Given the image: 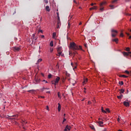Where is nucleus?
Listing matches in <instances>:
<instances>
[{
  "mask_svg": "<svg viewBox=\"0 0 131 131\" xmlns=\"http://www.w3.org/2000/svg\"><path fill=\"white\" fill-rule=\"evenodd\" d=\"M70 47L73 51H79V50H81V51H82V47L81 46H78L74 42L70 43Z\"/></svg>",
  "mask_w": 131,
  "mask_h": 131,
  "instance_id": "nucleus-1",
  "label": "nucleus"
},
{
  "mask_svg": "<svg viewBox=\"0 0 131 131\" xmlns=\"http://www.w3.org/2000/svg\"><path fill=\"white\" fill-rule=\"evenodd\" d=\"M118 32L115 30H112V37H115L117 35Z\"/></svg>",
  "mask_w": 131,
  "mask_h": 131,
  "instance_id": "nucleus-2",
  "label": "nucleus"
},
{
  "mask_svg": "<svg viewBox=\"0 0 131 131\" xmlns=\"http://www.w3.org/2000/svg\"><path fill=\"white\" fill-rule=\"evenodd\" d=\"M103 5H106V2L105 1H104L103 2H102L100 4V10L101 11V12H103L104 11V7H103Z\"/></svg>",
  "mask_w": 131,
  "mask_h": 131,
  "instance_id": "nucleus-3",
  "label": "nucleus"
},
{
  "mask_svg": "<svg viewBox=\"0 0 131 131\" xmlns=\"http://www.w3.org/2000/svg\"><path fill=\"white\" fill-rule=\"evenodd\" d=\"M57 52H58V54H57V56H61L62 54V47H59L57 49Z\"/></svg>",
  "mask_w": 131,
  "mask_h": 131,
  "instance_id": "nucleus-4",
  "label": "nucleus"
},
{
  "mask_svg": "<svg viewBox=\"0 0 131 131\" xmlns=\"http://www.w3.org/2000/svg\"><path fill=\"white\" fill-rule=\"evenodd\" d=\"M13 49L14 52H19L21 50V48L20 47H14Z\"/></svg>",
  "mask_w": 131,
  "mask_h": 131,
  "instance_id": "nucleus-5",
  "label": "nucleus"
},
{
  "mask_svg": "<svg viewBox=\"0 0 131 131\" xmlns=\"http://www.w3.org/2000/svg\"><path fill=\"white\" fill-rule=\"evenodd\" d=\"M71 66L73 68V69L74 70L75 69H76V68H77V62H75L74 64L71 62Z\"/></svg>",
  "mask_w": 131,
  "mask_h": 131,
  "instance_id": "nucleus-6",
  "label": "nucleus"
},
{
  "mask_svg": "<svg viewBox=\"0 0 131 131\" xmlns=\"http://www.w3.org/2000/svg\"><path fill=\"white\" fill-rule=\"evenodd\" d=\"M9 117H12L10 118V119H14L16 120L17 119V118H18V115H13V116H8Z\"/></svg>",
  "mask_w": 131,
  "mask_h": 131,
  "instance_id": "nucleus-7",
  "label": "nucleus"
},
{
  "mask_svg": "<svg viewBox=\"0 0 131 131\" xmlns=\"http://www.w3.org/2000/svg\"><path fill=\"white\" fill-rule=\"evenodd\" d=\"M60 77H57L55 80L54 81L55 85H56V84H57V83H58L59 81H60Z\"/></svg>",
  "mask_w": 131,
  "mask_h": 131,
  "instance_id": "nucleus-8",
  "label": "nucleus"
},
{
  "mask_svg": "<svg viewBox=\"0 0 131 131\" xmlns=\"http://www.w3.org/2000/svg\"><path fill=\"white\" fill-rule=\"evenodd\" d=\"M71 128V127H70V126H69L68 125H67L66 127V128H64V131H68V130H70Z\"/></svg>",
  "mask_w": 131,
  "mask_h": 131,
  "instance_id": "nucleus-9",
  "label": "nucleus"
},
{
  "mask_svg": "<svg viewBox=\"0 0 131 131\" xmlns=\"http://www.w3.org/2000/svg\"><path fill=\"white\" fill-rule=\"evenodd\" d=\"M123 104L124 106H125L126 107H128L129 106V103L127 101H124Z\"/></svg>",
  "mask_w": 131,
  "mask_h": 131,
  "instance_id": "nucleus-10",
  "label": "nucleus"
},
{
  "mask_svg": "<svg viewBox=\"0 0 131 131\" xmlns=\"http://www.w3.org/2000/svg\"><path fill=\"white\" fill-rule=\"evenodd\" d=\"M45 90H46L47 91H48V90H50V88L43 87L42 89H41V92H43V91H45Z\"/></svg>",
  "mask_w": 131,
  "mask_h": 131,
  "instance_id": "nucleus-11",
  "label": "nucleus"
},
{
  "mask_svg": "<svg viewBox=\"0 0 131 131\" xmlns=\"http://www.w3.org/2000/svg\"><path fill=\"white\" fill-rule=\"evenodd\" d=\"M87 82H88V78H85L83 82V84H85V83H86Z\"/></svg>",
  "mask_w": 131,
  "mask_h": 131,
  "instance_id": "nucleus-12",
  "label": "nucleus"
},
{
  "mask_svg": "<svg viewBox=\"0 0 131 131\" xmlns=\"http://www.w3.org/2000/svg\"><path fill=\"white\" fill-rule=\"evenodd\" d=\"M58 111L59 112H60V111H61V104L60 103H58Z\"/></svg>",
  "mask_w": 131,
  "mask_h": 131,
  "instance_id": "nucleus-13",
  "label": "nucleus"
},
{
  "mask_svg": "<svg viewBox=\"0 0 131 131\" xmlns=\"http://www.w3.org/2000/svg\"><path fill=\"white\" fill-rule=\"evenodd\" d=\"M46 10L47 11V12H50V7L49 6H47L46 7Z\"/></svg>",
  "mask_w": 131,
  "mask_h": 131,
  "instance_id": "nucleus-14",
  "label": "nucleus"
},
{
  "mask_svg": "<svg viewBox=\"0 0 131 131\" xmlns=\"http://www.w3.org/2000/svg\"><path fill=\"white\" fill-rule=\"evenodd\" d=\"M118 38H115L112 40L113 41H115V42H116V43H118Z\"/></svg>",
  "mask_w": 131,
  "mask_h": 131,
  "instance_id": "nucleus-15",
  "label": "nucleus"
},
{
  "mask_svg": "<svg viewBox=\"0 0 131 131\" xmlns=\"http://www.w3.org/2000/svg\"><path fill=\"white\" fill-rule=\"evenodd\" d=\"M69 55L70 56H73L74 57L75 56V53L69 52Z\"/></svg>",
  "mask_w": 131,
  "mask_h": 131,
  "instance_id": "nucleus-16",
  "label": "nucleus"
},
{
  "mask_svg": "<svg viewBox=\"0 0 131 131\" xmlns=\"http://www.w3.org/2000/svg\"><path fill=\"white\" fill-rule=\"evenodd\" d=\"M119 91L120 92V94H123V93H124V90L123 89H120Z\"/></svg>",
  "mask_w": 131,
  "mask_h": 131,
  "instance_id": "nucleus-17",
  "label": "nucleus"
},
{
  "mask_svg": "<svg viewBox=\"0 0 131 131\" xmlns=\"http://www.w3.org/2000/svg\"><path fill=\"white\" fill-rule=\"evenodd\" d=\"M120 77H124V78H127V76H125L124 75H120Z\"/></svg>",
  "mask_w": 131,
  "mask_h": 131,
  "instance_id": "nucleus-18",
  "label": "nucleus"
},
{
  "mask_svg": "<svg viewBox=\"0 0 131 131\" xmlns=\"http://www.w3.org/2000/svg\"><path fill=\"white\" fill-rule=\"evenodd\" d=\"M35 81H36V83H38L39 82V79H37V78H35Z\"/></svg>",
  "mask_w": 131,
  "mask_h": 131,
  "instance_id": "nucleus-19",
  "label": "nucleus"
},
{
  "mask_svg": "<svg viewBox=\"0 0 131 131\" xmlns=\"http://www.w3.org/2000/svg\"><path fill=\"white\" fill-rule=\"evenodd\" d=\"M50 47H54V41H51L50 44Z\"/></svg>",
  "mask_w": 131,
  "mask_h": 131,
  "instance_id": "nucleus-20",
  "label": "nucleus"
},
{
  "mask_svg": "<svg viewBox=\"0 0 131 131\" xmlns=\"http://www.w3.org/2000/svg\"><path fill=\"white\" fill-rule=\"evenodd\" d=\"M123 54L124 56H128V55H129L128 53H127V52H124L123 53Z\"/></svg>",
  "mask_w": 131,
  "mask_h": 131,
  "instance_id": "nucleus-21",
  "label": "nucleus"
},
{
  "mask_svg": "<svg viewBox=\"0 0 131 131\" xmlns=\"http://www.w3.org/2000/svg\"><path fill=\"white\" fill-rule=\"evenodd\" d=\"M101 111H102V112H103V113H107V112H106L105 110H104V108H103V107H102Z\"/></svg>",
  "mask_w": 131,
  "mask_h": 131,
  "instance_id": "nucleus-22",
  "label": "nucleus"
},
{
  "mask_svg": "<svg viewBox=\"0 0 131 131\" xmlns=\"http://www.w3.org/2000/svg\"><path fill=\"white\" fill-rule=\"evenodd\" d=\"M97 9V7L96 6H94L93 7H92L90 9V10H96Z\"/></svg>",
  "mask_w": 131,
  "mask_h": 131,
  "instance_id": "nucleus-23",
  "label": "nucleus"
},
{
  "mask_svg": "<svg viewBox=\"0 0 131 131\" xmlns=\"http://www.w3.org/2000/svg\"><path fill=\"white\" fill-rule=\"evenodd\" d=\"M122 97H123V95L122 94H121L120 96H118L117 98H118L119 99H121Z\"/></svg>",
  "mask_w": 131,
  "mask_h": 131,
  "instance_id": "nucleus-24",
  "label": "nucleus"
},
{
  "mask_svg": "<svg viewBox=\"0 0 131 131\" xmlns=\"http://www.w3.org/2000/svg\"><path fill=\"white\" fill-rule=\"evenodd\" d=\"M56 37V32L53 33V38H55Z\"/></svg>",
  "mask_w": 131,
  "mask_h": 131,
  "instance_id": "nucleus-25",
  "label": "nucleus"
},
{
  "mask_svg": "<svg viewBox=\"0 0 131 131\" xmlns=\"http://www.w3.org/2000/svg\"><path fill=\"white\" fill-rule=\"evenodd\" d=\"M119 84H120L121 85H123V81H119Z\"/></svg>",
  "mask_w": 131,
  "mask_h": 131,
  "instance_id": "nucleus-26",
  "label": "nucleus"
},
{
  "mask_svg": "<svg viewBox=\"0 0 131 131\" xmlns=\"http://www.w3.org/2000/svg\"><path fill=\"white\" fill-rule=\"evenodd\" d=\"M104 123V122H103V121H99L98 122V124L101 125V124H103Z\"/></svg>",
  "mask_w": 131,
  "mask_h": 131,
  "instance_id": "nucleus-27",
  "label": "nucleus"
},
{
  "mask_svg": "<svg viewBox=\"0 0 131 131\" xmlns=\"http://www.w3.org/2000/svg\"><path fill=\"white\" fill-rule=\"evenodd\" d=\"M58 98H61V94H60V92H58L57 93Z\"/></svg>",
  "mask_w": 131,
  "mask_h": 131,
  "instance_id": "nucleus-28",
  "label": "nucleus"
},
{
  "mask_svg": "<svg viewBox=\"0 0 131 131\" xmlns=\"http://www.w3.org/2000/svg\"><path fill=\"white\" fill-rule=\"evenodd\" d=\"M41 61H42V59L40 58L38 60L37 63H40V62H41Z\"/></svg>",
  "mask_w": 131,
  "mask_h": 131,
  "instance_id": "nucleus-29",
  "label": "nucleus"
},
{
  "mask_svg": "<svg viewBox=\"0 0 131 131\" xmlns=\"http://www.w3.org/2000/svg\"><path fill=\"white\" fill-rule=\"evenodd\" d=\"M129 50H130V48H129V47H127V48H126V51L127 52H129Z\"/></svg>",
  "mask_w": 131,
  "mask_h": 131,
  "instance_id": "nucleus-30",
  "label": "nucleus"
},
{
  "mask_svg": "<svg viewBox=\"0 0 131 131\" xmlns=\"http://www.w3.org/2000/svg\"><path fill=\"white\" fill-rule=\"evenodd\" d=\"M57 25H61V21H60V20H57Z\"/></svg>",
  "mask_w": 131,
  "mask_h": 131,
  "instance_id": "nucleus-31",
  "label": "nucleus"
},
{
  "mask_svg": "<svg viewBox=\"0 0 131 131\" xmlns=\"http://www.w3.org/2000/svg\"><path fill=\"white\" fill-rule=\"evenodd\" d=\"M57 16H58V19L57 21H60V17H59V13H57Z\"/></svg>",
  "mask_w": 131,
  "mask_h": 131,
  "instance_id": "nucleus-32",
  "label": "nucleus"
},
{
  "mask_svg": "<svg viewBox=\"0 0 131 131\" xmlns=\"http://www.w3.org/2000/svg\"><path fill=\"white\" fill-rule=\"evenodd\" d=\"M106 112H108V113L110 112V110H109V108H106Z\"/></svg>",
  "mask_w": 131,
  "mask_h": 131,
  "instance_id": "nucleus-33",
  "label": "nucleus"
},
{
  "mask_svg": "<svg viewBox=\"0 0 131 131\" xmlns=\"http://www.w3.org/2000/svg\"><path fill=\"white\" fill-rule=\"evenodd\" d=\"M52 78V74H50L49 75H48V78Z\"/></svg>",
  "mask_w": 131,
  "mask_h": 131,
  "instance_id": "nucleus-34",
  "label": "nucleus"
},
{
  "mask_svg": "<svg viewBox=\"0 0 131 131\" xmlns=\"http://www.w3.org/2000/svg\"><path fill=\"white\" fill-rule=\"evenodd\" d=\"M90 127L92 129H95V127L94 126H90Z\"/></svg>",
  "mask_w": 131,
  "mask_h": 131,
  "instance_id": "nucleus-35",
  "label": "nucleus"
},
{
  "mask_svg": "<svg viewBox=\"0 0 131 131\" xmlns=\"http://www.w3.org/2000/svg\"><path fill=\"white\" fill-rule=\"evenodd\" d=\"M38 33H39V32H41V33H42V32H43L42 30H39L38 31Z\"/></svg>",
  "mask_w": 131,
  "mask_h": 131,
  "instance_id": "nucleus-36",
  "label": "nucleus"
},
{
  "mask_svg": "<svg viewBox=\"0 0 131 131\" xmlns=\"http://www.w3.org/2000/svg\"><path fill=\"white\" fill-rule=\"evenodd\" d=\"M44 2L45 4H48L49 3V1L48 0H44Z\"/></svg>",
  "mask_w": 131,
  "mask_h": 131,
  "instance_id": "nucleus-37",
  "label": "nucleus"
},
{
  "mask_svg": "<svg viewBox=\"0 0 131 131\" xmlns=\"http://www.w3.org/2000/svg\"><path fill=\"white\" fill-rule=\"evenodd\" d=\"M68 29L70 28V23H68Z\"/></svg>",
  "mask_w": 131,
  "mask_h": 131,
  "instance_id": "nucleus-38",
  "label": "nucleus"
},
{
  "mask_svg": "<svg viewBox=\"0 0 131 131\" xmlns=\"http://www.w3.org/2000/svg\"><path fill=\"white\" fill-rule=\"evenodd\" d=\"M116 2H117V0H114L113 1H112V3L114 4L115 3H116Z\"/></svg>",
  "mask_w": 131,
  "mask_h": 131,
  "instance_id": "nucleus-39",
  "label": "nucleus"
},
{
  "mask_svg": "<svg viewBox=\"0 0 131 131\" xmlns=\"http://www.w3.org/2000/svg\"><path fill=\"white\" fill-rule=\"evenodd\" d=\"M125 73H126L127 74H129V72H128V71H125Z\"/></svg>",
  "mask_w": 131,
  "mask_h": 131,
  "instance_id": "nucleus-40",
  "label": "nucleus"
},
{
  "mask_svg": "<svg viewBox=\"0 0 131 131\" xmlns=\"http://www.w3.org/2000/svg\"><path fill=\"white\" fill-rule=\"evenodd\" d=\"M54 49L53 48H50V52L52 53Z\"/></svg>",
  "mask_w": 131,
  "mask_h": 131,
  "instance_id": "nucleus-41",
  "label": "nucleus"
},
{
  "mask_svg": "<svg viewBox=\"0 0 131 131\" xmlns=\"http://www.w3.org/2000/svg\"><path fill=\"white\" fill-rule=\"evenodd\" d=\"M120 36H121V37H123V33H121L120 34Z\"/></svg>",
  "mask_w": 131,
  "mask_h": 131,
  "instance_id": "nucleus-42",
  "label": "nucleus"
},
{
  "mask_svg": "<svg viewBox=\"0 0 131 131\" xmlns=\"http://www.w3.org/2000/svg\"><path fill=\"white\" fill-rule=\"evenodd\" d=\"M57 29L60 28V25H57Z\"/></svg>",
  "mask_w": 131,
  "mask_h": 131,
  "instance_id": "nucleus-43",
  "label": "nucleus"
},
{
  "mask_svg": "<svg viewBox=\"0 0 131 131\" xmlns=\"http://www.w3.org/2000/svg\"><path fill=\"white\" fill-rule=\"evenodd\" d=\"M41 38H45V35H41Z\"/></svg>",
  "mask_w": 131,
  "mask_h": 131,
  "instance_id": "nucleus-44",
  "label": "nucleus"
},
{
  "mask_svg": "<svg viewBox=\"0 0 131 131\" xmlns=\"http://www.w3.org/2000/svg\"><path fill=\"white\" fill-rule=\"evenodd\" d=\"M102 131H108L107 128H105Z\"/></svg>",
  "mask_w": 131,
  "mask_h": 131,
  "instance_id": "nucleus-45",
  "label": "nucleus"
},
{
  "mask_svg": "<svg viewBox=\"0 0 131 131\" xmlns=\"http://www.w3.org/2000/svg\"><path fill=\"white\" fill-rule=\"evenodd\" d=\"M126 34L127 35V36H129V33L126 32Z\"/></svg>",
  "mask_w": 131,
  "mask_h": 131,
  "instance_id": "nucleus-46",
  "label": "nucleus"
},
{
  "mask_svg": "<svg viewBox=\"0 0 131 131\" xmlns=\"http://www.w3.org/2000/svg\"><path fill=\"white\" fill-rule=\"evenodd\" d=\"M110 7L112 8V9H113V7H114L113 5H110Z\"/></svg>",
  "mask_w": 131,
  "mask_h": 131,
  "instance_id": "nucleus-47",
  "label": "nucleus"
},
{
  "mask_svg": "<svg viewBox=\"0 0 131 131\" xmlns=\"http://www.w3.org/2000/svg\"><path fill=\"white\" fill-rule=\"evenodd\" d=\"M39 53H40V52H41V51H40V46H39Z\"/></svg>",
  "mask_w": 131,
  "mask_h": 131,
  "instance_id": "nucleus-48",
  "label": "nucleus"
},
{
  "mask_svg": "<svg viewBox=\"0 0 131 131\" xmlns=\"http://www.w3.org/2000/svg\"><path fill=\"white\" fill-rule=\"evenodd\" d=\"M43 81H45L46 83H48V81H46V80H43Z\"/></svg>",
  "mask_w": 131,
  "mask_h": 131,
  "instance_id": "nucleus-49",
  "label": "nucleus"
},
{
  "mask_svg": "<svg viewBox=\"0 0 131 131\" xmlns=\"http://www.w3.org/2000/svg\"><path fill=\"white\" fill-rule=\"evenodd\" d=\"M88 104L90 105V104H92V102H91V101H88Z\"/></svg>",
  "mask_w": 131,
  "mask_h": 131,
  "instance_id": "nucleus-50",
  "label": "nucleus"
},
{
  "mask_svg": "<svg viewBox=\"0 0 131 131\" xmlns=\"http://www.w3.org/2000/svg\"><path fill=\"white\" fill-rule=\"evenodd\" d=\"M64 121H66V118H63V122H64Z\"/></svg>",
  "mask_w": 131,
  "mask_h": 131,
  "instance_id": "nucleus-51",
  "label": "nucleus"
},
{
  "mask_svg": "<svg viewBox=\"0 0 131 131\" xmlns=\"http://www.w3.org/2000/svg\"><path fill=\"white\" fill-rule=\"evenodd\" d=\"M46 109L47 110H49V106H47Z\"/></svg>",
  "mask_w": 131,
  "mask_h": 131,
  "instance_id": "nucleus-52",
  "label": "nucleus"
},
{
  "mask_svg": "<svg viewBox=\"0 0 131 131\" xmlns=\"http://www.w3.org/2000/svg\"><path fill=\"white\" fill-rule=\"evenodd\" d=\"M46 93H47V94H50V93H51V92H50V91H47Z\"/></svg>",
  "mask_w": 131,
  "mask_h": 131,
  "instance_id": "nucleus-53",
  "label": "nucleus"
},
{
  "mask_svg": "<svg viewBox=\"0 0 131 131\" xmlns=\"http://www.w3.org/2000/svg\"><path fill=\"white\" fill-rule=\"evenodd\" d=\"M34 36H35V34H33V38H34Z\"/></svg>",
  "mask_w": 131,
  "mask_h": 131,
  "instance_id": "nucleus-54",
  "label": "nucleus"
},
{
  "mask_svg": "<svg viewBox=\"0 0 131 131\" xmlns=\"http://www.w3.org/2000/svg\"><path fill=\"white\" fill-rule=\"evenodd\" d=\"M125 15L126 16H128V13H125Z\"/></svg>",
  "mask_w": 131,
  "mask_h": 131,
  "instance_id": "nucleus-55",
  "label": "nucleus"
},
{
  "mask_svg": "<svg viewBox=\"0 0 131 131\" xmlns=\"http://www.w3.org/2000/svg\"><path fill=\"white\" fill-rule=\"evenodd\" d=\"M84 46L85 47V48H86V44H84Z\"/></svg>",
  "mask_w": 131,
  "mask_h": 131,
  "instance_id": "nucleus-56",
  "label": "nucleus"
},
{
  "mask_svg": "<svg viewBox=\"0 0 131 131\" xmlns=\"http://www.w3.org/2000/svg\"><path fill=\"white\" fill-rule=\"evenodd\" d=\"M129 39H131V36H129Z\"/></svg>",
  "mask_w": 131,
  "mask_h": 131,
  "instance_id": "nucleus-57",
  "label": "nucleus"
},
{
  "mask_svg": "<svg viewBox=\"0 0 131 131\" xmlns=\"http://www.w3.org/2000/svg\"><path fill=\"white\" fill-rule=\"evenodd\" d=\"M91 5L92 6H94V3H92Z\"/></svg>",
  "mask_w": 131,
  "mask_h": 131,
  "instance_id": "nucleus-58",
  "label": "nucleus"
},
{
  "mask_svg": "<svg viewBox=\"0 0 131 131\" xmlns=\"http://www.w3.org/2000/svg\"><path fill=\"white\" fill-rule=\"evenodd\" d=\"M79 25H81V23H80L79 24Z\"/></svg>",
  "mask_w": 131,
  "mask_h": 131,
  "instance_id": "nucleus-59",
  "label": "nucleus"
},
{
  "mask_svg": "<svg viewBox=\"0 0 131 131\" xmlns=\"http://www.w3.org/2000/svg\"><path fill=\"white\" fill-rule=\"evenodd\" d=\"M74 3H76V1H75V0H74Z\"/></svg>",
  "mask_w": 131,
  "mask_h": 131,
  "instance_id": "nucleus-60",
  "label": "nucleus"
},
{
  "mask_svg": "<svg viewBox=\"0 0 131 131\" xmlns=\"http://www.w3.org/2000/svg\"><path fill=\"white\" fill-rule=\"evenodd\" d=\"M128 16H131V14H128Z\"/></svg>",
  "mask_w": 131,
  "mask_h": 131,
  "instance_id": "nucleus-61",
  "label": "nucleus"
},
{
  "mask_svg": "<svg viewBox=\"0 0 131 131\" xmlns=\"http://www.w3.org/2000/svg\"><path fill=\"white\" fill-rule=\"evenodd\" d=\"M120 119L119 118H118V121H119Z\"/></svg>",
  "mask_w": 131,
  "mask_h": 131,
  "instance_id": "nucleus-62",
  "label": "nucleus"
},
{
  "mask_svg": "<svg viewBox=\"0 0 131 131\" xmlns=\"http://www.w3.org/2000/svg\"><path fill=\"white\" fill-rule=\"evenodd\" d=\"M79 9H81V7H80L79 8Z\"/></svg>",
  "mask_w": 131,
  "mask_h": 131,
  "instance_id": "nucleus-63",
  "label": "nucleus"
},
{
  "mask_svg": "<svg viewBox=\"0 0 131 131\" xmlns=\"http://www.w3.org/2000/svg\"><path fill=\"white\" fill-rule=\"evenodd\" d=\"M129 21H131V18H130Z\"/></svg>",
  "mask_w": 131,
  "mask_h": 131,
  "instance_id": "nucleus-64",
  "label": "nucleus"
}]
</instances>
